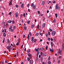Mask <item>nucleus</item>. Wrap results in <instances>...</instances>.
<instances>
[{
    "mask_svg": "<svg viewBox=\"0 0 64 64\" xmlns=\"http://www.w3.org/2000/svg\"><path fill=\"white\" fill-rule=\"evenodd\" d=\"M10 48L11 49H12V47L11 46H8L7 47V49L8 50L9 52H10L11 51V49H10Z\"/></svg>",
    "mask_w": 64,
    "mask_h": 64,
    "instance_id": "1",
    "label": "nucleus"
},
{
    "mask_svg": "<svg viewBox=\"0 0 64 64\" xmlns=\"http://www.w3.org/2000/svg\"><path fill=\"white\" fill-rule=\"evenodd\" d=\"M56 32L55 31H53L52 32V36H54L55 35Z\"/></svg>",
    "mask_w": 64,
    "mask_h": 64,
    "instance_id": "2",
    "label": "nucleus"
},
{
    "mask_svg": "<svg viewBox=\"0 0 64 64\" xmlns=\"http://www.w3.org/2000/svg\"><path fill=\"white\" fill-rule=\"evenodd\" d=\"M45 23H44L43 24L42 26V28H44L45 27Z\"/></svg>",
    "mask_w": 64,
    "mask_h": 64,
    "instance_id": "3",
    "label": "nucleus"
},
{
    "mask_svg": "<svg viewBox=\"0 0 64 64\" xmlns=\"http://www.w3.org/2000/svg\"><path fill=\"white\" fill-rule=\"evenodd\" d=\"M28 57H30V58L32 57V55H31V54L29 53L28 54Z\"/></svg>",
    "mask_w": 64,
    "mask_h": 64,
    "instance_id": "4",
    "label": "nucleus"
},
{
    "mask_svg": "<svg viewBox=\"0 0 64 64\" xmlns=\"http://www.w3.org/2000/svg\"><path fill=\"white\" fill-rule=\"evenodd\" d=\"M12 20H9L7 22L8 23H12Z\"/></svg>",
    "mask_w": 64,
    "mask_h": 64,
    "instance_id": "5",
    "label": "nucleus"
},
{
    "mask_svg": "<svg viewBox=\"0 0 64 64\" xmlns=\"http://www.w3.org/2000/svg\"><path fill=\"white\" fill-rule=\"evenodd\" d=\"M12 0L10 2L9 4V6H10L11 5H12Z\"/></svg>",
    "mask_w": 64,
    "mask_h": 64,
    "instance_id": "6",
    "label": "nucleus"
},
{
    "mask_svg": "<svg viewBox=\"0 0 64 64\" xmlns=\"http://www.w3.org/2000/svg\"><path fill=\"white\" fill-rule=\"evenodd\" d=\"M3 36H4V37H5L6 36V34H5V32H4L3 34Z\"/></svg>",
    "mask_w": 64,
    "mask_h": 64,
    "instance_id": "7",
    "label": "nucleus"
},
{
    "mask_svg": "<svg viewBox=\"0 0 64 64\" xmlns=\"http://www.w3.org/2000/svg\"><path fill=\"white\" fill-rule=\"evenodd\" d=\"M15 16L16 17H18V13L17 12H16V13Z\"/></svg>",
    "mask_w": 64,
    "mask_h": 64,
    "instance_id": "8",
    "label": "nucleus"
},
{
    "mask_svg": "<svg viewBox=\"0 0 64 64\" xmlns=\"http://www.w3.org/2000/svg\"><path fill=\"white\" fill-rule=\"evenodd\" d=\"M58 4H57L56 7V9H57L58 8Z\"/></svg>",
    "mask_w": 64,
    "mask_h": 64,
    "instance_id": "9",
    "label": "nucleus"
},
{
    "mask_svg": "<svg viewBox=\"0 0 64 64\" xmlns=\"http://www.w3.org/2000/svg\"><path fill=\"white\" fill-rule=\"evenodd\" d=\"M44 3H45V2H44V1H43L42 2V5H43L44 4Z\"/></svg>",
    "mask_w": 64,
    "mask_h": 64,
    "instance_id": "10",
    "label": "nucleus"
},
{
    "mask_svg": "<svg viewBox=\"0 0 64 64\" xmlns=\"http://www.w3.org/2000/svg\"><path fill=\"white\" fill-rule=\"evenodd\" d=\"M33 8L34 10H35V8H36V7H35V5H34Z\"/></svg>",
    "mask_w": 64,
    "mask_h": 64,
    "instance_id": "11",
    "label": "nucleus"
},
{
    "mask_svg": "<svg viewBox=\"0 0 64 64\" xmlns=\"http://www.w3.org/2000/svg\"><path fill=\"white\" fill-rule=\"evenodd\" d=\"M43 56H42L41 57V60H40L42 62V61L43 60Z\"/></svg>",
    "mask_w": 64,
    "mask_h": 64,
    "instance_id": "12",
    "label": "nucleus"
},
{
    "mask_svg": "<svg viewBox=\"0 0 64 64\" xmlns=\"http://www.w3.org/2000/svg\"><path fill=\"white\" fill-rule=\"evenodd\" d=\"M24 30H27V28L26 26H24Z\"/></svg>",
    "mask_w": 64,
    "mask_h": 64,
    "instance_id": "13",
    "label": "nucleus"
},
{
    "mask_svg": "<svg viewBox=\"0 0 64 64\" xmlns=\"http://www.w3.org/2000/svg\"><path fill=\"white\" fill-rule=\"evenodd\" d=\"M34 25L33 24H32L31 28H34Z\"/></svg>",
    "mask_w": 64,
    "mask_h": 64,
    "instance_id": "14",
    "label": "nucleus"
},
{
    "mask_svg": "<svg viewBox=\"0 0 64 64\" xmlns=\"http://www.w3.org/2000/svg\"><path fill=\"white\" fill-rule=\"evenodd\" d=\"M38 35H39V33H37L36 34L35 36L37 37V36H38Z\"/></svg>",
    "mask_w": 64,
    "mask_h": 64,
    "instance_id": "15",
    "label": "nucleus"
},
{
    "mask_svg": "<svg viewBox=\"0 0 64 64\" xmlns=\"http://www.w3.org/2000/svg\"><path fill=\"white\" fill-rule=\"evenodd\" d=\"M30 63L31 64H33V62L32 61V60H30Z\"/></svg>",
    "mask_w": 64,
    "mask_h": 64,
    "instance_id": "16",
    "label": "nucleus"
},
{
    "mask_svg": "<svg viewBox=\"0 0 64 64\" xmlns=\"http://www.w3.org/2000/svg\"><path fill=\"white\" fill-rule=\"evenodd\" d=\"M24 6V4H22L21 5V8H23Z\"/></svg>",
    "mask_w": 64,
    "mask_h": 64,
    "instance_id": "17",
    "label": "nucleus"
},
{
    "mask_svg": "<svg viewBox=\"0 0 64 64\" xmlns=\"http://www.w3.org/2000/svg\"><path fill=\"white\" fill-rule=\"evenodd\" d=\"M12 26H11L9 28L10 30V31H11V30H12Z\"/></svg>",
    "mask_w": 64,
    "mask_h": 64,
    "instance_id": "18",
    "label": "nucleus"
},
{
    "mask_svg": "<svg viewBox=\"0 0 64 64\" xmlns=\"http://www.w3.org/2000/svg\"><path fill=\"white\" fill-rule=\"evenodd\" d=\"M51 45L52 46V47H53V42H51Z\"/></svg>",
    "mask_w": 64,
    "mask_h": 64,
    "instance_id": "19",
    "label": "nucleus"
},
{
    "mask_svg": "<svg viewBox=\"0 0 64 64\" xmlns=\"http://www.w3.org/2000/svg\"><path fill=\"white\" fill-rule=\"evenodd\" d=\"M38 57H37L36 59V61H38Z\"/></svg>",
    "mask_w": 64,
    "mask_h": 64,
    "instance_id": "20",
    "label": "nucleus"
},
{
    "mask_svg": "<svg viewBox=\"0 0 64 64\" xmlns=\"http://www.w3.org/2000/svg\"><path fill=\"white\" fill-rule=\"evenodd\" d=\"M8 43H10V41H9V39H8L7 40Z\"/></svg>",
    "mask_w": 64,
    "mask_h": 64,
    "instance_id": "21",
    "label": "nucleus"
},
{
    "mask_svg": "<svg viewBox=\"0 0 64 64\" xmlns=\"http://www.w3.org/2000/svg\"><path fill=\"white\" fill-rule=\"evenodd\" d=\"M29 34H28V40H29Z\"/></svg>",
    "mask_w": 64,
    "mask_h": 64,
    "instance_id": "22",
    "label": "nucleus"
},
{
    "mask_svg": "<svg viewBox=\"0 0 64 64\" xmlns=\"http://www.w3.org/2000/svg\"><path fill=\"white\" fill-rule=\"evenodd\" d=\"M27 52L28 53H29L30 52V49H28L27 50Z\"/></svg>",
    "mask_w": 64,
    "mask_h": 64,
    "instance_id": "23",
    "label": "nucleus"
},
{
    "mask_svg": "<svg viewBox=\"0 0 64 64\" xmlns=\"http://www.w3.org/2000/svg\"><path fill=\"white\" fill-rule=\"evenodd\" d=\"M40 49L42 51L43 50V48H40Z\"/></svg>",
    "mask_w": 64,
    "mask_h": 64,
    "instance_id": "24",
    "label": "nucleus"
},
{
    "mask_svg": "<svg viewBox=\"0 0 64 64\" xmlns=\"http://www.w3.org/2000/svg\"><path fill=\"white\" fill-rule=\"evenodd\" d=\"M44 56H46L47 55V54L46 53H44Z\"/></svg>",
    "mask_w": 64,
    "mask_h": 64,
    "instance_id": "25",
    "label": "nucleus"
},
{
    "mask_svg": "<svg viewBox=\"0 0 64 64\" xmlns=\"http://www.w3.org/2000/svg\"><path fill=\"white\" fill-rule=\"evenodd\" d=\"M12 24H14V23H15V22H14V21L13 20H12Z\"/></svg>",
    "mask_w": 64,
    "mask_h": 64,
    "instance_id": "26",
    "label": "nucleus"
},
{
    "mask_svg": "<svg viewBox=\"0 0 64 64\" xmlns=\"http://www.w3.org/2000/svg\"><path fill=\"white\" fill-rule=\"evenodd\" d=\"M40 55H41V56H42V55H43V52H41Z\"/></svg>",
    "mask_w": 64,
    "mask_h": 64,
    "instance_id": "27",
    "label": "nucleus"
},
{
    "mask_svg": "<svg viewBox=\"0 0 64 64\" xmlns=\"http://www.w3.org/2000/svg\"><path fill=\"white\" fill-rule=\"evenodd\" d=\"M5 41V38H4L2 41V43H4V42Z\"/></svg>",
    "mask_w": 64,
    "mask_h": 64,
    "instance_id": "28",
    "label": "nucleus"
},
{
    "mask_svg": "<svg viewBox=\"0 0 64 64\" xmlns=\"http://www.w3.org/2000/svg\"><path fill=\"white\" fill-rule=\"evenodd\" d=\"M53 23H55V20H53L52 22Z\"/></svg>",
    "mask_w": 64,
    "mask_h": 64,
    "instance_id": "29",
    "label": "nucleus"
},
{
    "mask_svg": "<svg viewBox=\"0 0 64 64\" xmlns=\"http://www.w3.org/2000/svg\"><path fill=\"white\" fill-rule=\"evenodd\" d=\"M34 5L33 4V3H32L31 5V6H32V7H33V6H34Z\"/></svg>",
    "mask_w": 64,
    "mask_h": 64,
    "instance_id": "30",
    "label": "nucleus"
},
{
    "mask_svg": "<svg viewBox=\"0 0 64 64\" xmlns=\"http://www.w3.org/2000/svg\"><path fill=\"white\" fill-rule=\"evenodd\" d=\"M48 64H51V62L50 61H49L48 62Z\"/></svg>",
    "mask_w": 64,
    "mask_h": 64,
    "instance_id": "31",
    "label": "nucleus"
},
{
    "mask_svg": "<svg viewBox=\"0 0 64 64\" xmlns=\"http://www.w3.org/2000/svg\"><path fill=\"white\" fill-rule=\"evenodd\" d=\"M46 50H47V49H48V46H47L46 47Z\"/></svg>",
    "mask_w": 64,
    "mask_h": 64,
    "instance_id": "32",
    "label": "nucleus"
},
{
    "mask_svg": "<svg viewBox=\"0 0 64 64\" xmlns=\"http://www.w3.org/2000/svg\"><path fill=\"white\" fill-rule=\"evenodd\" d=\"M58 62L59 63H60V60H59L58 61Z\"/></svg>",
    "mask_w": 64,
    "mask_h": 64,
    "instance_id": "33",
    "label": "nucleus"
},
{
    "mask_svg": "<svg viewBox=\"0 0 64 64\" xmlns=\"http://www.w3.org/2000/svg\"><path fill=\"white\" fill-rule=\"evenodd\" d=\"M50 60V56L48 57V61H49Z\"/></svg>",
    "mask_w": 64,
    "mask_h": 64,
    "instance_id": "34",
    "label": "nucleus"
},
{
    "mask_svg": "<svg viewBox=\"0 0 64 64\" xmlns=\"http://www.w3.org/2000/svg\"><path fill=\"white\" fill-rule=\"evenodd\" d=\"M57 14H55V16L56 18H57Z\"/></svg>",
    "mask_w": 64,
    "mask_h": 64,
    "instance_id": "35",
    "label": "nucleus"
},
{
    "mask_svg": "<svg viewBox=\"0 0 64 64\" xmlns=\"http://www.w3.org/2000/svg\"><path fill=\"white\" fill-rule=\"evenodd\" d=\"M35 51H36V52H38V50H37V49H35Z\"/></svg>",
    "mask_w": 64,
    "mask_h": 64,
    "instance_id": "36",
    "label": "nucleus"
},
{
    "mask_svg": "<svg viewBox=\"0 0 64 64\" xmlns=\"http://www.w3.org/2000/svg\"><path fill=\"white\" fill-rule=\"evenodd\" d=\"M34 42H36V39H34Z\"/></svg>",
    "mask_w": 64,
    "mask_h": 64,
    "instance_id": "37",
    "label": "nucleus"
},
{
    "mask_svg": "<svg viewBox=\"0 0 64 64\" xmlns=\"http://www.w3.org/2000/svg\"><path fill=\"white\" fill-rule=\"evenodd\" d=\"M16 28V26H14L13 27V29H15Z\"/></svg>",
    "mask_w": 64,
    "mask_h": 64,
    "instance_id": "38",
    "label": "nucleus"
},
{
    "mask_svg": "<svg viewBox=\"0 0 64 64\" xmlns=\"http://www.w3.org/2000/svg\"><path fill=\"white\" fill-rule=\"evenodd\" d=\"M30 58L29 57L28 58V61H30Z\"/></svg>",
    "mask_w": 64,
    "mask_h": 64,
    "instance_id": "39",
    "label": "nucleus"
},
{
    "mask_svg": "<svg viewBox=\"0 0 64 64\" xmlns=\"http://www.w3.org/2000/svg\"><path fill=\"white\" fill-rule=\"evenodd\" d=\"M48 34H46V37H48Z\"/></svg>",
    "mask_w": 64,
    "mask_h": 64,
    "instance_id": "40",
    "label": "nucleus"
},
{
    "mask_svg": "<svg viewBox=\"0 0 64 64\" xmlns=\"http://www.w3.org/2000/svg\"><path fill=\"white\" fill-rule=\"evenodd\" d=\"M16 8H18V5H16Z\"/></svg>",
    "mask_w": 64,
    "mask_h": 64,
    "instance_id": "41",
    "label": "nucleus"
},
{
    "mask_svg": "<svg viewBox=\"0 0 64 64\" xmlns=\"http://www.w3.org/2000/svg\"><path fill=\"white\" fill-rule=\"evenodd\" d=\"M37 28L38 29H39V25H38V26L37 27Z\"/></svg>",
    "mask_w": 64,
    "mask_h": 64,
    "instance_id": "42",
    "label": "nucleus"
},
{
    "mask_svg": "<svg viewBox=\"0 0 64 64\" xmlns=\"http://www.w3.org/2000/svg\"><path fill=\"white\" fill-rule=\"evenodd\" d=\"M30 20H28V24H29L30 23Z\"/></svg>",
    "mask_w": 64,
    "mask_h": 64,
    "instance_id": "43",
    "label": "nucleus"
},
{
    "mask_svg": "<svg viewBox=\"0 0 64 64\" xmlns=\"http://www.w3.org/2000/svg\"><path fill=\"white\" fill-rule=\"evenodd\" d=\"M50 40H51L52 41H53V38H51L50 39Z\"/></svg>",
    "mask_w": 64,
    "mask_h": 64,
    "instance_id": "44",
    "label": "nucleus"
},
{
    "mask_svg": "<svg viewBox=\"0 0 64 64\" xmlns=\"http://www.w3.org/2000/svg\"><path fill=\"white\" fill-rule=\"evenodd\" d=\"M53 31L52 30H51V29H50V32H51V31Z\"/></svg>",
    "mask_w": 64,
    "mask_h": 64,
    "instance_id": "45",
    "label": "nucleus"
},
{
    "mask_svg": "<svg viewBox=\"0 0 64 64\" xmlns=\"http://www.w3.org/2000/svg\"><path fill=\"white\" fill-rule=\"evenodd\" d=\"M61 53H62V51L61 50H60V54H61Z\"/></svg>",
    "mask_w": 64,
    "mask_h": 64,
    "instance_id": "46",
    "label": "nucleus"
},
{
    "mask_svg": "<svg viewBox=\"0 0 64 64\" xmlns=\"http://www.w3.org/2000/svg\"><path fill=\"white\" fill-rule=\"evenodd\" d=\"M48 35L49 36L50 35V32H48Z\"/></svg>",
    "mask_w": 64,
    "mask_h": 64,
    "instance_id": "47",
    "label": "nucleus"
},
{
    "mask_svg": "<svg viewBox=\"0 0 64 64\" xmlns=\"http://www.w3.org/2000/svg\"><path fill=\"white\" fill-rule=\"evenodd\" d=\"M28 12H30V10L29 9H28Z\"/></svg>",
    "mask_w": 64,
    "mask_h": 64,
    "instance_id": "48",
    "label": "nucleus"
},
{
    "mask_svg": "<svg viewBox=\"0 0 64 64\" xmlns=\"http://www.w3.org/2000/svg\"><path fill=\"white\" fill-rule=\"evenodd\" d=\"M29 35L30 36H31V32H29Z\"/></svg>",
    "mask_w": 64,
    "mask_h": 64,
    "instance_id": "49",
    "label": "nucleus"
},
{
    "mask_svg": "<svg viewBox=\"0 0 64 64\" xmlns=\"http://www.w3.org/2000/svg\"><path fill=\"white\" fill-rule=\"evenodd\" d=\"M48 41H50V38H48Z\"/></svg>",
    "mask_w": 64,
    "mask_h": 64,
    "instance_id": "50",
    "label": "nucleus"
},
{
    "mask_svg": "<svg viewBox=\"0 0 64 64\" xmlns=\"http://www.w3.org/2000/svg\"><path fill=\"white\" fill-rule=\"evenodd\" d=\"M4 32L6 33V29H5L4 30Z\"/></svg>",
    "mask_w": 64,
    "mask_h": 64,
    "instance_id": "51",
    "label": "nucleus"
},
{
    "mask_svg": "<svg viewBox=\"0 0 64 64\" xmlns=\"http://www.w3.org/2000/svg\"><path fill=\"white\" fill-rule=\"evenodd\" d=\"M56 2V1H54L53 2V3L54 4V3H55Z\"/></svg>",
    "mask_w": 64,
    "mask_h": 64,
    "instance_id": "52",
    "label": "nucleus"
},
{
    "mask_svg": "<svg viewBox=\"0 0 64 64\" xmlns=\"http://www.w3.org/2000/svg\"><path fill=\"white\" fill-rule=\"evenodd\" d=\"M23 16V14H21L20 15V17H22Z\"/></svg>",
    "mask_w": 64,
    "mask_h": 64,
    "instance_id": "53",
    "label": "nucleus"
},
{
    "mask_svg": "<svg viewBox=\"0 0 64 64\" xmlns=\"http://www.w3.org/2000/svg\"><path fill=\"white\" fill-rule=\"evenodd\" d=\"M16 46H18V42H17L16 44Z\"/></svg>",
    "mask_w": 64,
    "mask_h": 64,
    "instance_id": "54",
    "label": "nucleus"
},
{
    "mask_svg": "<svg viewBox=\"0 0 64 64\" xmlns=\"http://www.w3.org/2000/svg\"><path fill=\"white\" fill-rule=\"evenodd\" d=\"M42 16H43V14H40V16H41V17H42Z\"/></svg>",
    "mask_w": 64,
    "mask_h": 64,
    "instance_id": "55",
    "label": "nucleus"
},
{
    "mask_svg": "<svg viewBox=\"0 0 64 64\" xmlns=\"http://www.w3.org/2000/svg\"><path fill=\"white\" fill-rule=\"evenodd\" d=\"M41 41H42V39H40V42H41Z\"/></svg>",
    "mask_w": 64,
    "mask_h": 64,
    "instance_id": "56",
    "label": "nucleus"
},
{
    "mask_svg": "<svg viewBox=\"0 0 64 64\" xmlns=\"http://www.w3.org/2000/svg\"><path fill=\"white\" fill-rule=\"evenodd\" d=\"M51 3V1H49L48 2V4H49V3Z\"/></svg>",
    "mask_w": 64,
    "mask_h": 64,
    "instance_id": "57",
    "label": "nucleus"
},
{
    "mask_svg": "<svg viewBox=\"0 0 64 64\" xmlns=\"http://www.w3.org/2000/svg\"><path fill=\"white\" fill-rule=\"evenodd\" d=\"M4 24H5V22H2V24H3V25Z\"/></svg>",
    "mask_w": 64,
    "mask_h": 64,
    "instance_id": "58",
    "label": "nucleus"
},
{
    "mask_svg": "<svg viewBox=\"0 0 64 64\" xmlns=\"http://www.w3.org/2000/svg\"><path fill=\"white\" fill-rule=\"evenodd\" d=\"M25 14L24 13V14H23V16H24V17H25Z\"/></svg>",
    "mask_w": 64,
    "mask_h": 64,
    "instance_id": "59",
    "label": "nucleus"
},
{
    "mask_svg": "<svg viewBox=\"0 0 64 64\" xmlns=\"http://www.w3.org/2000/svg\"><path fill=\"white\" fill-rule=\"evenodd\" d=\"M2 64H4V62H2Z\"/></svg>",
    "mask_w": 64,
    "mask_h": 64,
    "instance_id": "60",
    "label": "nucleus"
},
{
    "mask_svg": "<svg viewBox=\"0 0 64 64\" xmlns=\"http://www.w3.org/2000/svg\"><path fill=\"white\" fill-rule=\"evenodd\" d=\"M33 39H34V37H32V40H33Z\"/></svg>",
    "mask_w": 64,
    "mask_h": 64,
    "instance_id": "61",
    "label": "nucleus"
},
{
    "mask_svg": "<svg viewBox=\"0 0 64 64\" xmlns=\"http://www.w3.org/2000/svg\"><path fill=\"white\" fill-rule=\"evenodd\" d=\"M38 14H40V11H38Z\"/></svg>",
    "mask_w": 64,
    "mask_h": 64,
    "instance_id": "62",
    "label": "nucleus"
},
{
    "mask_svg": "<svg viewBox=\"0 0 64 64\" xmlns=\"http://www.w3.org/2000/svg\"><path fill=\"white\" fill-rule=\"evenodd\" d=\"M62 47H64V43H63L62 44Z\"/></svg>",
    "mask_w": 64,
    "mask_h": 64,
    "instance_id": "63",
    "label": "nucleus"
},
{
    "mask_svg": "<svg viewBox=\"0 0 64 64\" xmlns=\"http://www.w3.org/2000/svg\"><path fill=\"white\" fill-rule=\"evenodd\" d=\"M8 64H12V63L10 62V63H9Z\"/></svg>",
    "mask_w": 64,
    "mask_h": 64,
    "instance_id": "64",
    "label": "nucleus"
}]
</instances>
